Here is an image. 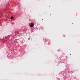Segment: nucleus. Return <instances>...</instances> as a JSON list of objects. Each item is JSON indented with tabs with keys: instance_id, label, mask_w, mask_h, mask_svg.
Wrapping results in <instances>:
<instances>
[{
	"instance_id": "f03ea898",
	"label": "nucleus",
	"mask_w": 80,
	"mask_h": 80,
	"mask_svg": "<svg viewBox=\"0 0 80 80\" xmlns=\"http://www.w3.org/2000/svg\"><path fill=\"white\" fill-rule=\"evenodd\" d=\"M13 17H11V20H13Z\"/></svg>"
},
{
	"instance_id": "f257e3e1",
	"label": "nucleus",
	"mask_w": 80,
	"mask_h": 80,
	"mask_svg": "<svg viewBox=\"0 0 80 80\" xmlns=\"http://www.w3.org/2000/svg\"><path fill=\"white\" fill-rule=\"evenodd\" d=\"M33 25H34L32 23H31V26H30V27H33Z\"/></svg>"
},
{
	"instance_id": "7ed1b4c3",
	"label": "nucleus",
	"mask_w": 80,
	"mask_h": 80,
	"mask_svg": "<svg viewBox=\"0 0 80 80\" xmlns=\"http://www.w3.org/2000/svg\"><path fill=\"white\" fill-rule=\"evenodd\" d=\"M51 15H52V14H51Z\"/></svg>"
}]
</instances>
